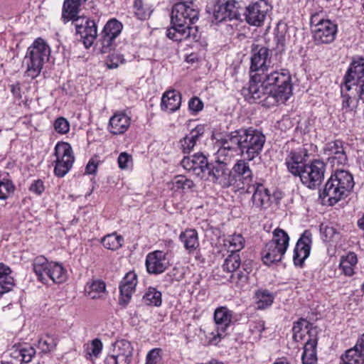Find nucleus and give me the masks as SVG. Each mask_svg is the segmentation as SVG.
<instances>
[{
  "label": "nucleus",
  "instance_id": "obj_1",
  "mask_svg": "<svg viewBox=\"0 0 364 364\" xmlns=\"http://www.w3.org/2000/svg\"><path fill=\"white\" fill-rule=\"evenodd\" d=\"M309 155L305 147L291 150L285 158V165L289 172L299 176L301 182L310 189L318 187L323 178L326 164L320 159H314L305 164Z\"/></svg>",
  "mask_w": 364,
  "mask_h": 364
},
{
  "label": "nucleus",
  "instance_id": "obj_2",
  "mask_svg": "<svg viewBox=\"0 0 364 364\" xmlns=\"http://www.w3.org/2000/svg\"><path fill=\"white\" fill-rule=\"evenodd\" d=\"M265 141V136L257 129L250 128L236 130L223 139L218 154L223 156L228 151H240L247 161H252L260 155Z\"/></svg>",
  "mask_w": 364,
  "mask_h": 364
},
{
  "label": "nucleus",
  "instance_id": "obj_3",
  "mask_svg": "<svg viewBox=\"0 0 364 364\" xmlns=\"http://www.w3.org/2000/svg\"><path fill=\"white\" fill-rule=\"evenodd\" d=\"M190 5L187 1H182L173 6L171 15V26L166 31L168 38L178 42H198L200 40V33L198 27L192 26L198 21L199 12Z\"/></svg>",
  "mask_w": 364,
  "mask_h": 364
},
{
  "label": "nucleus",
  "instance_id": "obj_4",
  "mask_svg": "<svg viewBox=\"0 0 364 364\" xmlns=\"http://www.w3.org/2000/svg\"><path fill=\"white\" fill-rule=\"evenodd\" d=\"M263 77L269 86L270 95L264 100L266 107L284 104L292 95L291 77L287 70H271Z\"/></svg>",
  "mask_w": 364,
  "mask_h": 364
},
{
  "label": "nucleus",
  "instance_id": "obj_5",
  "mask_svg": "<svg viewBox=\"0 0 364 364\" xmlns=\"http://www.w3.org/2000/svg\"><path fill=\"white\" fill-rule=\"evenodd\" d=\"M50 48L41 38L36 39L28 47L26 58H27V76L33 79L39 75L46 60L48 59Z\"/></svg>",
  "mask_w": 364,
  "mask_h": 364
},
{
  "label": "nucleus",
  "instance_id": "obj_6",
  "mask_svg": "<svg viewBox=\"0 0 364 364\" xmlns=\"http://www.w3.org/2000/svg\"><path fill=\"white\" fill-rule=\"evenodd\" d=\"M289 244V237L287 232L276 228L272 232V239L262 250V260L267 265L280 262L286 253Z\"/></svg>",
  "mask_w": 364,
  "mask_h": 364
},
{
  "label": "nucleus",
  "instance_id": "obj_7",
  "mask_svg": "<svg viewBox=\"0 0 364 364\" xmlns=\"http://www.w3.org/2000/svg\"><path fill=\"white\" fill-rule=\"evenodd\" d=\"M310 23L316 45L330 44L335 41L338 26L335 22L325 18L323 12L312 14Z\"/></svg>",
  "mask_w": 364,
  "mask_h": 364
},
{
  "label": "nucleus",
  "instance_id": "obj_8",
  "mask_svg": "<svg viewBox=\"0 0 364 364\" xmlns=\"http://www.w3.org/2000/svg\"><path fill=\"white\" fill-rule=\"evenodd\" d=\"M213 318L215 329L208 336V338L210 344L217 345L226 336L228 328L235 322V314L227 306H219L214 311Z\"/></svg>",
  "mask_w": 364,
  "mask_h": 364
},
{
  "label": "nucleus",
  "instance_id": "obj_9",
  "mask_svg": "<svg viewBox=\"0 0 364 364\" xmlns=\"http://www.w3.org/2000/svg\"><path fill=\"white\" fill-rule=\"evenodd\" d=\"M216 160L210 163L208 175L212 177L213 183L220 185L222 188H229L235 184V181L232 176V171L228 166L225 153L223 156L216 154Z\"/></svg>",
  "mask_w": 364,
  "mask_h": 364
},
{
  "label": "nucleus",
  "instance_id": "obj_10",
  "mask_svg": "<svg viewBox=\"0 0 364 364\" xmlns=\"http://www.w3.org/2000/svg\"><path fill=\"white\" fill-rule=\"evenodd\" d=\"M263 75L252 74L247 87H243L242 95L250 103L257 102L264 106V100L270 95L269 86Z\"/></svg>",
  "mask_w": 364,
  "mask_h": 364
},
{
  "label": "nucleus",
  "instance_id": "obj_11",
  "mask_svg": "<svg viewBox=\"0 0 364 364\" xmlns=\"http://www.w3.org/2000/svg\"><path fill=\"white\" fill-rule=\"evenodd\" d=\"M54 155V173L58 177H63L70 171L75 161L73 149L67 142H58L55 146Z\"/></svg>",
  "mask_w": 364,
  "mask_h": 364
},
{
  "label": "nucleus",
  "instance_id": "obj_12",
  "mask_svg": "<svg viewBox=\"0 0 364 364\" xmlns=\"http://www.w3.org/2000/svg\"><path fill=\"white\" fill-rule=\"evenodd\" d=\"M272 6L265 0L252 2L245 8V21L250 26L260 27L272 11Z\"/></svg>",
  "mask_w": 364,
  "mask_h": 364
},
{
  "label": "nucleus",
  "instance_id": "obj_13",
  "mask_svg": "<svg viewBox=\"0 0 364 364\" xmlns=\"http://www.w3.org/2000/svg\"><path fill=\"white\" fill-rule=\"evenodd\" d=\"M132 353L133 347L129 341L117 340L112 344L105 359V364H129Z\"/></svg>",
  "mask_w": 364,
  "mask_h": 364
},
{
  "label": "nucleus",
  "instance_id": "obj_14",
  "mask_svg": "<svg viewBox=\"0 0 364 364\" xmlns=\"http://www.w3.org/2000/svg\"><path fill=\"white\" fill-rule=\"evenodd\" d=\"M271 50L264 46H255L252 48L250 71L254 74L265 75L270 70Z\"/></svg>",
  "mask_w": 364,
  "mask_h": 364
},
{
  "label": "nucleus",
  "instance_id": "obj_15",
  "mask_svg": "<svg viewBox=\"0 0 364 364\" xmlns=\"http://www.w3.org/2000/svg\"><path fill=\"white\" fill-rule=\"evenodd\" d=\"M122 29V23L116 18H112L106 23L100 34L102 53H107L114 47L115 40Z\"/></svg>",
  "mask_w": 364,
  "mask_h": 364
},
{
  "label": "nucleus",
  "instance_id": "obj_16",
  "mask_svg": "<svg viewBox=\"0 0 364 364\" xmlns=\"http://www.w3.org/2000/svg\"><path fill=\"white\" fill-rule=\"evenodd\" d=\"M347 149L348 146L343 141L335 140L325 145L323 153L333 167L345 166L348 163Z\"/></svg>",
  "mask_w": 364,
  "mask_h": 364
},
{
  "label": "nucleus",
  "instance_id": "obj_17",
  "mask_svg": "<svg viewBox=\"0 0 364 364\" xmlns=\"http://www.w3.org/2000/svg\"><path fill=\"white\" fill-rule=\"evenodd\" d=\"M232 176L235 181L234 187L250 191L253 176L247 161L242 159L237 160L232 168Z\"/></svg>",
  "mask_w": 364,
  "mask_h": 364
},
{
  "label": "nucleus",
  "instance_id": "obj_18",
  "mask_svg": "<svg viewBox=\"0 0 364 364\" xmlns=\"http://www.w3.org/2000/svg\"><path fill=\"white\" fill-rule=\"evenodd\" d=\"M364 58L356 55L352 59L345 75L344 87L349 90L353 85H361L364 87Z\"/></svg>",
  "mask_w": 364,
  "mask_h": 364
},
{
  "label": "nucleus",
  "instance_id": "obj_19",
  "mask_svg": "<svg viewBox=\"0 0 364 364\" xmlns=\"http://www.w3.org/2000/svg\"><path fill=\"white\" fill-rule=\"evenodd\" d=\"M146 271L151 274H160L170 266L168 253L155 250L147 254L145 260Z\"/></svg>",
  "mask_w": 364,
  "mask_h": 364
},
{
  "label": "nucleus",
  "instance_id": "obj_20",
  "mask_svg": "<svg viewBox=\"0 0 364 364\" xmlns=\"http://www.w3.org/2000/svg\"><path fill=\"white\" fill-rule=\"evenodd\" d=\"M76 33L80 35L85 48L92 46L97 36V25L93 20L86 18L74 22Z\"/></svg>",
  "mask_w": 364,
  "mask_h": 364
},
{
  "label": "nucleus",
  "instance_id": "obj_21",
  "mask_svg": "<svg viewBox=\"0 0 364 364\" xmlns=\"http://www.w3.org/2000/svg\"><path fill=\"white\" fill-rule=\"evenodd\" d=\"M312 244V234L305 230L298 240L294 250L293 261L296 266L301 267L310 255Z\"/></svg>",
  "mask_w": 364,
  "mask_h": 364
},
{
  "label": "nucleus",
  "instance_id": "obj_22",
  "mask_svg": "<svg viewBox=\"0 0 364 364\" xmlns=\"http://www.w3.org/2000/svg\"><path fill=\"white\" fill-rule=\"evenodd\" d=\"M181 164L188 171H191L196 176L203 178L204 171L208 169L210 164L203 154H196L191 156L183 157Z\"/></svg>",
  "mask_w": 364,
  "mask_h": 364
},
{
  "label": "nucleus",
  "instance_id": "obj_23",
  "mask_svg": "<svg viewBox=\"0 0 364 364\" xmlns=\"http://www.w3.org/2000/svg\"><path fill=\"white\" fill-rule=\"evenodd\" d=\"M137 284V275L133 272H127L119 285V304L126 306L131 300Z\"/></svg>",
  "mask_w": 364,
  "mask_h": 364
},
{
  "label": "nucleus",
  "instance_id": "obj_24",
  "mask_svg": "<svg viewBox=\"0 0 364 364\" xmlns=\"http://www.w3.org/2000/svg\"><path fill=\"white\" fill-rule=\"evenodd\" d=\"M87 0H65L61 19L65 23L70 21L73 23L81 19L79 16L80 11Z\"/></svg>",
  "mask_w": 364,
  "mask_h": 364
},
{
  "label": "nucleus",
  "instance_id": "obj_25",
  "mask_svg": "<svg viewBox=\"0 0 364 364\" xmlns=\"http://www.w3.org/2000/svg\"><path fill=\"white\" fill-rule=\"evenodd\" d=\"M251 187L254 191L252 196V205L259 209L267 208L271 203V194L269 189L260 183H255Z\"/></svg>",
  "mask_w": 364,
  "mask_h": 364
},
{
  "label": "nucleus",
  "instance_id": "obj_26",
  "mask_svg": "<svg viewBox=\"0 0 364 364\" xmlns=\"http://www.w3.org/2000/svg\"><path fill=\"white\" fill-rule=\"evenodd\" d=\"M348 195V194L339 186H337L336 182L335 183L331 178L327 181L322 193L323 199H326L330 205H335Z\"/></svg>",
  "mask_w": 364,
  "mask_h": 364
},
{
  "label": "nucleus",
  "instance_id": "obj_27",
  "mask_svg": "<svg viewBox=\"0 0 364 364\" xmlns=\"http://www.w3.org/2000/svg\"><path fill=\"white\" fill-rule=\"evenodd\" d=\"M252 268L249 264L244 262L241 267L232 273L228 281L232 286L238 289H247L250 284V274Z\"/></svg>",
  "mask_w": 364,
  "mask_h": 364
},
{
  "label": "nucleus",
  "instance_id": "obj_28",
  "mask_svg": "<svg viewBox=\"0 0 364 364\" xmlns=\"http://www.w3.org/2000/svg\"><path fill=\"white\" fill-rule=\"evenodd\" d=\"M205 132V126L203 124L197 125L194 129L180 140V145L182 151L184 154H188L193 150L197 141L203 136Z\"/></svg>",
  "mask_w": 364,
  "mask_h": 364
},
{
  "label": "nucleus",
  "instance_id": "obj_29",
  "mask_svg": "<svg viewBox=\"0 0 364 364\" xmlns=\"http://www.w3.org/2000/svg\"><path fill=\"white\" fill-rule=\"evenodd\" d=\"M130 117L124 112H116L109 122V130L110 133L117 135L124 134L129 127Z\"/></svg>",
  "mask_w": 364,
  "mask_h": 364
},
{
  "label": "nucleus",
  "instance_id": "obj_30",
  "mask_svg": "<svg viewBox=\"0 0 364 364\" xmlns=\"http://www.w3.org/2000/svg\"><path fill=\"white\" fill-rule=\"evenodd\" d=\"M50 266L51 262H48V260L42 255L36 257L33 261V270L38 280L43 284H48V275L50 273Z\"/></svg>",
  "mask_w": 364,
  "mask_h": 364
},
{
  "label": "nucleus",
  "instance_id": "obj_31",
  "mask_svg": "<svg viewBox=\"0 0 364 364\" xmlns=\"http://www.w3.org/2000/svg\"><path fill=\"white\" fill-rule=\"evenodd\" d=\"M181 104V94L176 90L166 92L161 102V109L167 112H173L180 108Z\"/></svg>",
  "mask_w": 364,
  "mask_h": 364
},
{
  "label": "nucleus",
  "instance_id": "obj_32",
  "mask_svg": "<svg viewBox=\"0 0 364 364\" xmlns=\"http://www.w3.org/2000/svg\"><path fill=\"white\" fill-rule=\"evenodd\" d=\"M330 178L348 194L355 184L353 175L344 169H336Z\"/></svg>",
  "mask_w": 364,
  "mask_h": 364
},
{
  "label": "nucleus",
  "instance_id": "obj_33",
  "mask_svg": "<svg viewBox=\"0 0 364 364\" xmlns=\"http://www.w3.org/2000/svg\"><path fill=\"white\" fill-rule=\"evenodd\" d=\"M179 239L188 253H193L199 247L198 235L194 229H187L182 232Z\"/></svg>",
  "mask_w": 364,
  "mask_h": 364
},
{
  "label": "nucleus",
  "instance_id": "obj_34",
  "mask_svg": "<svg viewBox=\"0 0 364 364\" xmlns=\"http://www.w3.org/2000/svg\"><path fill=\"white\" fill-rule=\"evenodd\" d=\"M316 346L317 339L309 336V338L304 346V352L301 356L303 364H316Z\"/></svg>",
  "mask_w": 364,
  "mask_h": 364
},
{
  "label": "nucleus",
  "instance_id": "obj_35",
  "mask_svg": "<svg viewBox=\"0 0 364 364\" xmlns=\"http://www.w3.org/2000/svg\"><path fill=\"white\" fill-rule=\"evenodd\" d=\"M341 364H364V352L355 345L341 355Z\"/></svg>",
  "mask_w": 364,
  "mask_h": 364
},
{
  "label": "nucleus",
  "instance_id": "obj_36",
  "mask_svg": "<svg viewBox=\"0 0 364 364\" xmlns=\"http://www.w3.org/2000/svg\"><path fill=\"white\" fill-rule=\"evenodd\" d=\"M14 286L11 270L7 265L0 263V292H9Z\"/></svg>",
  "mask_w": 364,
  "mask_h": 364
},
{
  "label": "nucleus",
  "instance_id": "obj_37",
  "mask_svg": "<svg viewBox=\"0 0 364 364\" xmlns=\"http://www.w3.org/2000/svg\"><path fill=\"white\" fill-rule=\"evenodd\" d=\"M153 0H135L134 14L140 20H145L150 17L153 12Z\"/></svg>",
  "mask_w": 364,
  "mask_h": 364
},
{
  "label": "nucleus",
  "instance_id": "obj_38",
  "mask_svg": "<svg viewBox=\"0 0 364 364\" xmlns=\"http://www.w3.org/2000/svg\"><path fill=\"white\" fill-rule=\"evenodd\" d=\"M48 276L47 285H49L50 282L55 284H61L67 279V271L61 264L51 262L50 273Z\"/></svg>",
  "mask_w": 364,
  "mask_h": 364
},
{
  "label": "nucleus",
  "instance_id": "obj_39",
  "mask_svg": "<svg viewBox=\"0 0 364 364\" xmlns=\"http://www.w3.org/2000/svg\"><path fill=\"white\" fill-rule=\"evenodd\" d=\"M106 286L101 280H93L86 284V295L92 299H102L105 294Z\"/></svg>",
  "mask_w": 364,
  "mask_h": 364
},
{
  "label": "nucleus",
  "instance_id": "obj_40",
  "mask_svg": "<svg viewBox=\"0 0 364 364\" xmlns=\"http://www.w3.org/2000/svg\"><path fill=\"white\" fill-rule=\"evenodd\" d=\"M357 262L356 255L354 252H349L341 257L339 267L346 276L350 277L354 274V268Z\"/></svg>",
  "mask_w": 364,
  "mask_h": 364
},
{
  "label": "nucleus",
  "instance_id": "obj_41",
  "mask_svg": "<svg viewBox=\"0 0 364 364\" xmlns=\"http://www.w3.org/2000/svg\"><path fill=\"white\" fill-rule=\"evenodd\" d=\"M274 299L272 293L267 290H258L255 294L256 308L257 309H265L272 306Z\"/></svg>",
  "mask_w": 364,
  "mask_h": 364
},
{
  "label": "nucleus",
  "instance_id": "obj_42",
  "mask_svg": "<svg viewBox=\"0 0 364 364\" xmlns=\"http://www.w3.org/2000/svg\"><path fill=\"white\" fill-rule=\"evenodd\" d=\"M172 188L175 191H181L183 193L193 191L195 187L193 181L184 176L178 175L172 181Z\"/></svg>",
  "mask_w": 364,
  "mask_h": 364
},
{
  "label": "nucleus",
  "instance_id": "obj_43",
  "mask_svg": "<svg viewBox=\"0 0 364 364\" xmlns=\"http://www.w3.org/2000/svg\"><path fill=\"white\" fill-rule=\"evenodd\" d=\"M240 257L237 253H231L224 260L222 269L224 272L232 274L242 266Z\"/></svg>",
  "mask_w": 364,
  "mask_h": 364
},
{
  "label": "nucleus",
  "instance_id": "obj_44",
  "mask_svg": "<svg viewBox=\"0 0 364 364\" xmlns=\"http://www.w3.org/2000/svg\"><path fill=\"white\" fill-rule=\"evenodd\" d=\"M245 245V239L241 234H234L225 240V246L232 253L240 251Z\"/></svg>",
  "mask_w": 364,
  "mask_h": 364
},
{
  "label": "nucleus",
  "instance_id": "obj_45",
  "mask_svg": "<svg viewBox=\"0 0 364 364\" xmlns=\"http://www.w3.org/2000/svg\"><path fill=\"white\" fill-rule=\"evenodd\" d=\"M355 105L354 100L348 95H342V108L343 115L345 119L351 120L355 114Z\"/></svg>",
  "mask_w": 364,
  "mask_h": 364
},
{
  "label": "nucleus",
  "instance_id": "obj_46",
  "mask_svg": "<svg viewBox=\"0 0 364 364\" xmlns=\"http://www.w3.org/2000/svg\"><path fill=\"white\" fill-rule=\"evenodd\" d=\"M143 301L146 305L159 306L161 304V293L154 287H149L143 296Z\"/></svg>",
  "mask_w": 364,
  "mask_h": 364
},
{
  "label": "nucleus",
  "instance_id": "obj_47",
  "mask_svg": "<svg viewBox=\"0 0 364 364\" xmlns=\"http://www.w3.org/2000/svg\"><path fill=\"white\" fill-rule=\"evenodd\" d=\"M102 343L99 338L92 340L91 343L87 344L85 349V357L90 360L98 358L102 350Z\"/></svg>",
  "mask_w": 364,
  "mask_h": 364
},
{
  "label": "nucleus",
  "instance_id": "obj_48",
  "mask_svg": "<svg viewBox=\"0 0 364 364\" xmlns=\"http://www.w3.org/2000/svg\"><path fill=\"white\" fill-rule=\"evenodd\" d=\"M123 241V237L121 235L112 233L105 236L102 240V243L105 248L116 250L122 247Z\"/></svg>",
  "mask_w": 364,
  "mask_h": 364
},
{
  "label": "nucleus",
  "instance_id": "obj_49",
  "mask_svg": "<svg viewBox=\"0 0 364 364\" xmlns=\"http://www.w3.org/2000/svg\"><path fill=\"white\" fill-rule=\"evenodd\" d=\"M57 345V341L53 336L46 335L38 340V348L43 353L53 350Z\"/></svg>",
  "mask_w": 364,
  "mask_h": 364
},
{
  "label": "nucleus",
  "instance_id": "obj_50",
  "mask_svg": "<svg viewBox=\"0 0 364 364\" xmlns=\"http://www.w3.org/2000/svg\"><path fill=\"white\" fill-rule=\"evenodd\" d=\"M225 9L227 10L228 16L229 20L239 19L240 17V4L235 0H229L223 3Z\"/></svg>",
  "mask_w": 364,
  "mask_h": 364
},
{
  "label": "nucleus",
  "instance_id": "obj_51",
  "mask_svg": "<svg viewBox=\"0 0 364 364\" xmlns=\"http://www.w3.org/2000/svg\"><path fill=\"white\" fill-rule=\"evenodd\" d=\"M133 55L127 56L125 59L124 54L122 53H112L109 55L106 64L110 69L117 68L120 64L124 63L126 61H129L132 59Z\"/></svg>",
  "mask_w": 364,
  "mask_h": 364
},
{
  "label": "nucleus",
  "instance_id": "obj_52",
  "mask_svg": "<svg viewBox=\"0 0 364 364\" xmlns=\"http://www.w3.org/2000/svg\"><path fill=\"white\" fill-rule=\"evenodd\" d=\"M55 130L61 134H67L70 130V124L64 117H58L54 122Z\"/></svg>",
  "mask_w": 364,
  "mask_h": 364
},
{
  "label": "nucleus",
  "instance_id": "obj_53",
  "mask_svg": "<svg viewBox=\"0 0 364 364\" xmlns=\"http://www.w3.org/2000/svg\"><path fill=\"white\" fill-rule=\"evenodd\" d=\"M11 92L14 97V103L21 109L22 100H21V84L17 82L10 85Z\"/></svg>",
  "mask_w": 364,
  "mask_h": 364
},
{
  "label": "nucleus",
  "instance_id": "obj_54",
  "mask_svg": "<svg viewBox=\"0 0 364 364\" xmlns=\"http://www.w3.org/2000/svg\"><path fill=\"white\" fill-rule=\"evenodd\" d=\"M117 163L121 169H128L132 166V156L127 152H122L118 156Z\"/></svg>",
  "mask_w": 364,
  "mask_h": 364
},
{
  "label": "nucleus",
  "instance_id": "obj_55",
  "mask_svg": "<svg viewBox=\"0 0 364 364\" xmlns=\"http://www.w3.org/2000/svg\"><path fill=\"white\" fill-rule=\"evenodd\" d=\"M213 16L215 19L217 21L221 22L223 21L229 20V17L228 16L227 10L223 4H218L215 6Z\"/></svg>",
  "mask_w": 364,
  "mask_h": 364
},
{
  "label": "nucleus",
  "instance_id": "obj_56",
  "mask_svg": "<svg viewBox=\"0 0 364 364\" xmlns=\"http://www.w3.org/2000/svg\"><path fill=\"white\" fill-rule=\"evenodd\" d=\"M161 352L160 348H154L149 351L146 356L145 364H159L161 360Z\"/></svg>",
  "mask_w": 364,
  "mask_h": 364
},
{
  "label": "nucleus",
  "instance_id": "obj_57",
  "mask_svg": "<svg viewBox=\"0 0 364 364\" xmlns=\"http://www.w3.org/2000/svg\"><path fill=\"white\" fill-rule=\"evenodd\" d=\"M14 189V187L9 181H0V199H6Z\"/></svg>",
  "mask_w": 364,
  "mask_h": 364
},
{
  "label": "nucleus",
  "instance_id": "obj_58",
  "mask_svg": "<svg viewBox=\"0 0 364 364\" xmlns=\"http://www.w3.org/2000/svg\"><path fill=\"white\" fill-rule=\"evenodd\" d=\"M309 324L310 323L306 319L300 318L299 320L294 323V326L292 328L293 333L304 331H309L308 329Z\"/></svg>",
  "mask_w": 364,
  "mask_h": 364
},
{
  "label": "nucleus",
  "instance_id": "obj_59",
  "mask_svg": "<svg viewBox=\"0 0 364 364\" xmlns=\"http://www.w3.org/2000/svg\"><path fill=\"white\" fill-rule=\"evenodd\" d=\"M44 191L45 186L41 179L33 181L29 186V191L36 196L41 195Z\"/></svg>",
  "mask_w": 364,
  "mask_h": 364
},
{
  "label": "nucleus",
  "instance_id": "obj_60",
  "mask_svg": "<svg viewBox=\"0 0 364 364\" xmlns=\"http://www.w3.org/2000/svg\"><path fill=\"white\" fill-rule=\"evenodd\" d=\"M264 322L263 321H252L250 324V331L252 333L257 334L258 337H261L262 331L264 330Z\"/></svg>",
  "mask_w": 364,
  "mask_h": 364
},
{
  "label": "nucleus",
  "instance_id": "obj_61",
  "mask_svg": "<svg viewBox=\"0 0 364 364\" xmlns=\"http://www.w3.org/2000/svg\"><path fill=\"white\" fill-rule=\"evenodd\" d=\"M188 107L190 110L195 112H198L199 111L202 110L203 104L198 97H193L188 102Z\"/></svg>",
  "mask_w": 364,
  "mask_h": 364
},
{
  "label": "nucleus",
  "instance_id": "obj_62",
  "mask_svg": "<svg viewBox=\"0 0 364 364\" xmlns=\"http://www.w3.org/2000/svg\"><path fill=\"white\" fill-rule=\"evenodd\" d=\"M35 354V348L30 344L24 343V363L30 362Z\"/></svg>",
  "mask_w": 364,
  "mask_h": 364
},
{
  "label": "nucleus",
  "instance_id": "obj_63",
  "mask_svg": "<svg viewBox=\"0 0 364 364\" xmlns=\"http://www.w3.org/2000/svg\"><path fill=\"white\" fill-rule=\"evenodd\" d=\"M97 168V163L93 159H90L85 167V172L87 174L94 173Z\"/></svg>",
  "mask_w": 364,
  "mask_h": 364
},
{
  "label": "nucleus",
  "instance_id": "obj_64",
  "mask_svg": "<svg viewBox=\"0 0 364 364\" xmlns=\"http://www.w3.org/2000/svg\"><path fill=\"white\" fill-rule=\"evenodd\" d=\"M309 332V331H304V332L293 333L294 341H295L296 342H301L302 341H304L305 339L306 334Z\"/></svg>",
  "mask_w": 364,
  "mask_h": 364
}]
</instances>
